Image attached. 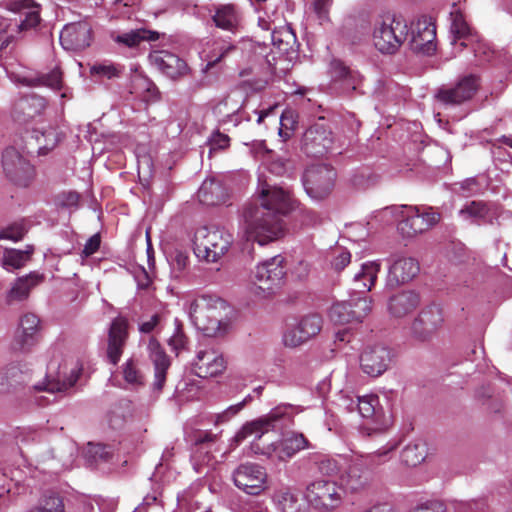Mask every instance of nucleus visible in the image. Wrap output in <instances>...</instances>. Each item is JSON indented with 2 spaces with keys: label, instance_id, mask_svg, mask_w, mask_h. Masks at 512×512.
Here are the masks:
<instances>
[{
  "label": "nucleus",
  "instance_id": "nucleus-25",
  "mask_svg": "<svg viewBox=\"0 0 512 512\" xmlns=\"http://www.w3.org/2000/svg\"><path fill=\"white\" fill-rule=\"evenodd\" d=\"M92 28L85 22L69 23L60 33V43L65 50L77 51L90 46Z\"/></svg>",
  "mask_w": 512,
  "mask_h": 512
},
{
  "label": "nucleus",
  "instance_id": "nucleus-39",
  "mask_svg": "<svg viewBox=\"0 0 512 512\" xmlns=\"http://www.w3.org/2000/svg\"><path fill=\"white\" fill-rule=\"evenodd\" d=\"M34 253L33 245H26L24 250L6 249L3 253L2 264L7 271L24 267Z\"/></svg>",
  "mask_w": 512,
  "mask_h": 512
},
{
  "label": "nucleus",
  "instance_id": "nucleus-43",
  "mask_svg": "<svg viewBox=\"0 0 512 512\" xmlns=\"http://www.w3.org/2000/svg\"><path fill=\"white\" fill-rule=\"evenodd\" d=\"M427 455V447L423 442L409 443L401 453V461L406 466L414 467L421 464Z\"/></svg>",
  "mask_w": 512,
  "mask_h": 512
},
{
  "label": "nucleus",
  "instance_id": "nucleus-61",
  "mask_svg": "<svg viewBox=\"0 0 512 512\" xmlns=\"http://www.w3.org/2000/svg\"><path fill=\"white\" fill-rule=\"evenodd\" d=\"M258 26L265 31H271V40L275 44L278 41L276 36V26L274 24V20L267 13L263 15H259L258 17Z\"/></svg>",
  "mask_w": 512,
  "mask_h": 512
},
{
  "label": "nucleus",
  "instance_id": "nucleus-57",
  "mask_svg": "<svg viewBox=\"0 0 512 512\" xmlns=\"http://www.w3.org/2000/svg\"><path fill=\"white\" fill-rule=\"evenodd\" d=\"M312 5L319 24H328L330 22L329 11L332 5V0H313Z\"/></svg>",
  "mask_w": 512,
  "mask_h": 512
},
{
  "label": "nucleus",
  "instance_id": "nucleus-27",
  "mask_svg": "<svg viewBox=\"0 0 512 512\" xmlns=\"http://www.w3.org/2000/svg\"><path fill=\"white\" fill-rule=\"evenodd\" d=\"M128 339V322L124 317H116L111 322L108 332L107 358L116 365L125 348Z\"/></svg>",
  "mask_w": 512,
  "mask_h": 512
},
{
  "label": "nucleus",
  "instance_id": "nucleus-60",
  "mask_svg": "<svg viewBox=\"0 0 512 512\" xmlns=\"http://www.w3.org/2000/svg\"><path fill=\"white\" fill-rule=\"evenodd\" d=\"M230 138L223 133L215 132L209 139L210 153L216 150H223L229 146Z\"/></svg>",
  "mask_w": 512,
  "mask_h": 512
},
{
  "label": "nucleus",
  "instance_id": "nucleus-29",
  "mask_svg": "<svg viewBox=\"0 0 512 512\" xmlns=\"http://www.w3.org/2000/svg\"><path fill=\"white\" fill-rule=\"evenodd\" d=\"M150 63L171 79H177L187 74L188 66L184 60L168 51H153L149 54Z\"/></svg>",
  "mask_w": 512,
  "mask_h": 512
},
{
  "label": "nucleus",
  "instance_id": "nucleus-52",
  "mask_svg": "<svg viewBox=\"0 0 512 512\" xmlns=\"http://www.w3.org/2000/svg\"><path fill=\"white\" fill-rule=\"evenodd\" d=\"M3 379H10L15 389L20 385L26 384L29 381V375L20 365L12 364L0 371V382Z\"/></svg>",
  "mask_w": 512,
  "mask_h": 512
},
{
  "label": "nucleus",
  "instance_id": "nucleus-48",
  "mask_svg": "<svg viewBox=\"0 0 512 512\" xmlns=\"http://www.w3.org/2000/svg\"><path fill=\"white\" fill-rule=\"evenodd\" d=\"M26 512H65V505L60 496L50 494L41 498L36 505Z\"/></svg>",
  "mask_w": 512,
  "mask_h": 512
},
{
  "label": "nucleus",
  "instance_id": "nucleus-17",
  "mask_svg": "<svg viewBox=\"0 0 512 512\" xmlns=\"http://www.w3.org/2000/svg\"><path fill=\"white\" fill-rule=\"evenodd\" d=\"M410 36V47L413 51L426 55L435 51L436 28L431 17L422 15L413 21Z\"/></svg>",
  "mask_w": 512,
  "mask_h": 512
},
{
  "label": "nucleus",
  "instance_id": "nucleus-56",
  "mask_svg": "<svg viewBox=\"0 0 512 512\" xmlns=\"http://www.w3.org/2000/svg\"><path fill=\"white\" fill-rule=\"evenodd\" d=\"M175 328L172 336L168 340V345L170 348L178 353L182 349H184L187 345V337L183 332L182 324L178 319H175L174 321Z\"/></svg>",
  "mask_w": 512,
  "mask_h": 512
},
{
  "label": "nucleus",
  "instance_id": "nucleus-7",
  "mask_svg": "<svg viewBox=\"0 0 512 512\" xmlns=\"http://www.w3.org/2000/svg\"><path fill=\"white\" fill-rule=\"evenodd\" d=\"M81 372L82 366L77 361L54 360L48 364L44 380L32 388L35 392L65 393L76 384Z\"/></svg>",
  "mask_w": 512,
  "mask_h": 512
},
{
  "label": "nucleus",
  "instance_id": "nucleus-28",
  "mask_svg": "<svg viewBox=\"0 0 512 512\" xmlns=\"http://www.w3.org/2000/svg\"><path fill=\"white\" fill-rule=\"evenodd\" d=\"M478 87L479 82L476 76H465L454 87L439 90L437 98L445 104H460L471 99Z\"/></svg>",
  "mask_w": 512,
  "mask_h": 512
},
{
  "label": "nucleus",
  "instance_id": "nucleus-62",
  "mask_svg": "<svg viewBox=\"0 0 512 512\" xmlns=\"http://www.w3.org/2000/svg\"><path fill=\"white\" fill-rule=\"evenodd\" d=\"M337 404L339 407L347 411H354L357 409V397L341 392L338 397Z\"/></svg>",
  "mask_w": 512,
  "mask_h": 512
},
{
  "label": "nucleus",
  "instance_id": "nucleus-49",
  "mask_svg": "<svg viewBox=\"0 0 512 512\" xmlns=\"http://www.w3.org/2000/svg\"><path fill=\"white\" fill-rule=\"evenodd\" d=\"M122 375L125 382L132 387H140L144 384V375L135 359H128L122 366Z\"/></svg>",
  "mask_w": 512,
  "mask_h": 512
},
{
  "label": "nucleus",
  "instance_id": "nucleus-23",
  "mask_svg": "<svg viewBox=\"0 0 512 512\" xmlns=\"http://www.w3.org/2000/svg\"><path fill=\"white\" fill-rule=\"evenodd\" d=\"M40 329V319L36 314H23L14 334L13 349L22 352L30 350L38 341Z\"/></svg>",
  "mask_w": 512,
  "mask_h": 512
},
{
  "label": "nucleus",
  "instance_id": "nucleus-19",
  "mask_svg": "<svg viewBox=\"0 0 512 512\" xmlns=\"http://www.w3.org/2000/svg\"><path fill=\"white\" fill-rule=\"evenodd\" d=\"M390 361L391 352L383 345L367 346L359 357L362 372L371 377L381 376L388 369Z\"/></svg>",
  "mask_w": 512,
  "mask_h": 512
},
{
  "label": "nucleus",
  "instance_id": "nucleus-10",
  "mask_svg": "<svg viewBox=\"0 0 512 512\" xmlns=\"http://www.w3.org/2000/svg\"><path fill=\"white\" fill-rule=\"evenodd\" d=\"M286 275L284 257L276 255L259 263L254 271L256 287L254 293L263 297L272 294Z\"/></svg>",
  "mask_w": 512,
  "mask_h": 512
},
{
  "label": "nucleus",
  "instance_id": "nucleus-63",
  "mask_svg": "<svg viewBox=\"0 0 512 512\" xmlns=\"http://www.w3.org/2000/svg\"><path fill=\"white\" fill-rule=\"evenodd\" d=\"M351 261V254L346 250H341L332 261V266L336 271L343 270Z\"/></svg>",
  "mask_w": 512,
  "mask_h": 512
},
{
  "label": "nucleus",
  "instance_id": "nucleus-51",
  "mask_svg": "<svg viewBox=\"0 0 512 512\" xmlns=\"http://www.w3.org/2000/svg\"><path fill=\"white\" fill-rule=\"evenodd\" d=\"M221 190L219 182L210 179L205 180L198 191V198L207 205H216L220 203L218 196L214 197Z\"/></svg>",
  "mask_w": 512,
  "mask_h": 512
},
{
  "label": "nucleus",
  "instance_id": "nucleus-40",
  "mask_svg": "<svg viewBox=\"0 0 512 512\" xmlns=\"http://www.w3.org/2000/svg\"><path fill=\"white\" fill-rule=\"evenodd\" d=\"M32 138L35 139L38 145V153L41 155H45L48 151L52 150L60 139L58 131L53 127L45 130H33Z\"/></svg>",
  "mask_w": 512,
  "mask_h": 512
},
{
  "label": "nucleus",
  "instance_id": "nucleus-53",
  "mask_svg": "<svg viewBox=\"0 0 512 512\" xmlns=\"http://www.w3.org/2000/svg\"><path fill=\"white\" fill-rule=\"evenodd\" d=\"M28 228L24 221L14 222L0 230V240L20 241L27 233Z\"/></svg>",
  "mask_w": 512,
  "mask_h": 512
},
{
  "label": "nucleus",
  "instance_id": "nucleus-42",
  "mask_svg": "<svg viewBox=\"0 0 512 512\" xmlns=\"http://www.w3.org/2000/svg\"><path fill=\"white\" fill-rule=\"evenodd\" d=\"M158 38L159 34L155 31L136 29L120 34L114 40L128 47H136L142 41H155Z\"/></svg>",
  "mask_w": 512,
  "mask_h": 512
},
{
  "label": "nucleus",
  "instance_id": "nucleus-15",
  "mask_svg": "<svg viewBox=\"0 0 512 512\" xmlns=\"http://www.w3.org/2000/svg\"><path fill=\"white\" fill-rule=\"evenodd\" d=\"M266 469L256 463L240 464L233 472L234 484L249 495H259L266 489Z\"/></svg>",
  "mask_w": 512,
  "mask_h": 512
},
{
  "label": "nucleus",
  "instance_id": "nucleus-33",
  "mask_svg": "<svg viewBox=\"0 0 512 512\" xmlns=\"http://www.w3.org/2000/svg\"><path fill=\"white\" fill-rule=\"evenodd\" d=\"M241 106V95L239 93H232L215 106L214 113L219 117L222 125L231 124L233 127H236L241 121L239 116Z\"/></svg>",
  "mask_w": 512,
  "mask_h": 512
},
{
  "label": "nucleus",
  "instance_id": "nucleus-9",
  "mask_svg": "<svg viewBox=\"0 0 512 512\" xmlns=\"http://www.w3.org/2000/svg\"><path fill=\"white\" fill-rule=\"evenodd\" d=\"M345 489L336 481L317 479L306 487L305 497L315 508L321 511H332L338 508L344 499Z\"/></svg>",
  "mask_w": 512,
  "mask_h": 512
},
{
  "label": "nucleus",
  "instance_id": "nucleus-6",
  "mask_svg": "<svg viewBox=\"0 0 512 512\" xmlns=\"http://www.w3.org/2000/svg\"><path fill=\"white\" fill-rule=\"evenodd\" d=\"M408 35L407 22L395 14H383L374 22L373 43L375 48L383 54L397 52Z\"/></svg>",
  "mask_w": 512,
  "mask_h": 512
},
{
  "label": "nucleus",
  "instance_id": "nucleus-35",
  "mask_svg": "<svg viewBox=\"0 0 512 512\" xmlns=\"http://www.w3.org/2000/svg\"><path fill=\"white\" fill-rule=\"evenodd\" d=\"M216 27L236 34L241 31L242 18L234 5H221L216 8L212 17Z\"/></svg>",
  "mask_w": 512,
  "mask_h": 512
},
{
  "label": "nucleus",
  "instance_id": "nucleus-11",
  "mask_svg": "<svg viewBox=\"0 0 512 512\" xmlns=\"http://www.w3.org/2000/svg\"><path fill=\"white\" fill-rule=\"evenodd\" d=\"M444 324L443 309L432 303L423 307L410 323L411 336L421 342L429 341Z\"/></svg>",
  "mask_w": 512,
  "mask_h": 512
},
{
  "label": "nucleus",
  "instance_id": "nucleus-2",
  "mask_svg": "<svg viewBox=\"0 0 512 512\" xmlns=\"http://www.w3.org/2000/svg\"><path fill=\"white\" fill-rule=\"evenodd\" d=\"M295 204L289 191L260 182L257 200L246 205L243 211L247 240L264 246L281 238L285 224L280 216L291 212Z\"/></svg>",
  "mask_w": 512,
  "mask_h": 512
},
{
  "label": "nucleus",
  "instance_id": "nucleus-3",
  "mask_svg": "<svg viewBox=\"0 0 512 512\" xmlns=\"http://www.w3.org/2000/svg\"><path fill=\"white\" fill-rule=\"evenodd\" d=\"M187 312L194 326L208 337H219L227 333L231 308L225 300L216 295H199L187 306Z\"/></svg>",
  "mask_w": 512,
  "mask_h": 512
},
{
  "label": "nucleus",
  "instance_id": "nucleus-64",
  "mask_svg": "<svg viewBox=\"0 0 512 512\" xmlns=\"http://www.w3.org/2000/svg\"><path fill=\"white\" fill-rule=\"evenodd\" d=\"M460 188L464 196H470L480 191L481 187L477 183L476 179L468 178L460 184Z\"/></svg>",
  "mask_w": 512,
  "mask_h": 512
},
{
  "label": "nucleus",
  "instance_id": "nucleus-21",
  "mask_svg": "<svg viewBox=\"0 0 512 512\" xmlns=\"http://www.w3.org/2000/svg\"><path fill=\"white\" fill-rule=\"evenodd\" d=\"M357 409L359 414L371 421V426L364 427L368 435L373 432L383 431L389 425V416L379 404V398L376 395L357 397Z\"/></svg>",
  "mask_w": 512,
  "mask_h": 512
},
{
  "label": "nucleus",
  "instance_id": "nucleus-46",
  "mask_svg": "<svg viewBox=\"0 0 512 512\" xmlns=\"http://www.w3.org/2000/svg\"><path fill=\"white\" fill-rule=\"evenodd\" d=\"M123 67L109 61L95 63L90 67V75L98 79H116L121 77Z\"/></svg>",
  "mask_w": 512,
  "mask_h": 512
},
{
  "label": "nucleus",
  "instance_id": "nucleus-18",
  "mask_svg": "<svg viewBox=\"0 0 512 512\" xmlns=\"http://www.w3.org/2000/svg\"><path fill=\"white\" fill-rule=\"evenodd\" d=\"M323 320L318 314L304 316L295 326L283 335L286 347L295 348L315 337L322 329Z\"/></svg>",
  "mask_w": 512,
  "mask_h": 512
},
{
  "label": "nucleus",
  "instance_id": "nucleus-13",
  "mask_svg": "<svg viewBox=\"0 0 512 512\" xmlns=\"http://www.w3.org/2000/svg\"><path fill=\"white\" fill-rule=\"evenodd\" d=\"M335 177L336 172L329 165H312L303 175V186L312 199L321 200L332 191Z\"/></svg>",
  "mask_w": 512,
  "mask_h": 512
},
{
  "label": "nucleus",
  "instance_id": "nucleus-36",
  "mask_svg": "<svg viewBox=\"0 0 512 512\" xmlns=\"http://www.w3.org/2000/svg\"><path fill=\"white\" fill-rule=\"evenodd\" d=\"M9 9L25 15L18 25L20 30L33 28L40 22L39 6L33 0H12Z\"/></svg>",
  "mask_w": 512,
  "mask_h": 512
},
{
  "label": "nucleus",
  "instance_id": "nucleus-47",
  "mask_svg": "<svg viewBox=\"0 0 512 512\" xmlns=\"http://www.w3.org/2000/svg\"><path fill=\"white\" fill-rule=\"evenodd\" d=\"M310 461L319 473L326 476L337 474L341 468L336 458L325 454H313L310 456Z\"/></svg>",
  "mask_w": 512,
  "mask_h": 512
},
{
  "label": "nucleus",
  "instance_id": "nucleus-8",
  "mask_svg": "<svg viewBox=\"0 0 512 512\" xmlns=\"http://www.w3.org/2000/svg\"><path fill=\"white\" fill-rule=\"evenodd\" d=\"M382 214H398L402 220L398 224L399 232L407 238L421 234L436 225L440 214L431 207L420 209L414 206L386 207Z\"/></svg>",
  "mask_w": 512,
  "mask_h": 512
},
{
  "label": "nucleus",
  "instance_id": "nucleus-44",
  "mask_svg": "<svg viewBox=\"0 0 512 512\" xmlns=\"http://www.w3.org/2000/svg\"><path fill=\"white\" fill-rule=\"evenodd\" d=\"M273 501L281 512H300L298 497L288 488L277 490Z\"/></svg>",
  "mask_w": 512,
  "mask_h": 512
},
{
  "label": "nucleus",
  "instance_id": "nucleus-59",
  "mask_svg": "<svg viewBox=\"0 0 512 512\" xmlns=\"http://www.w3.org/2000/svg\"><path fill=\"white\" fill-rule=\"evenodd\" d=\"M473 50L475 57L478 58L480 62L490 61L495 53L488 42L479 39L476 40Z\"/></svg>",
  "mask_w": 512,
  "mask_h": 512
},
{
  "label": "nucleus",
  "instance_id": "nucleus-32",
  "mask_svg": "<svg viewBox=\"0 0 512 512\" xmlns=\"http://www.w3.org/2000/svg\"><path fill=\"white\" fill-rule=\"evenodd\" d=\"M380 270L381 263L379 260L361 264L360 269L352 278V290L354 291V295L369 292L375 285Z\"/></svg>",
  "mask_w": 512,
  "mask_h": 512
},
{
  "label": "nucleus",
  "instance_id": "nucleus-12",
  "mask_svg": "<svg viewBox=\"0 0 512 512\" xmlns=\"http://www.w3.org/2000/svg\"><path fill=\"white\" fill-rule=\"evenodd\" d=\"M370 297H354L334 303L329 310L331 321L337 324L360 323L372 310Z\"/></svg>",
  "mask_w": 512,
  "mask_h": 512
},
{
  "label": "nucleus",
  "instance_id": "nucleus-41",
  "mask_svg": "<svg viewBox=\"0 0 512 512\" xmlns=\"http://www.w3.org/2000/svg\"><path fill=\"white\" fill-rule=\"evenodd\" d=\"M459 215L464 220H470L472 222H487L490 221V209L488 206L481 201H472L466 204L459 211Z\"/></svg>",
  "mask_w": 512,
  "mask_h": 512
},
{
  "label": "nucleus",
  "instance_id": "nucleus-22",
  "mask_svg": "<svg viewBox=\"0 0 512 512\" xmlns=\"http://www.w3.org/2000/svg\"><path fill=\"white\" fill-rule=\"evenodd\" d=\"M302 142L307 155L321 157L332 149V132L323 123H316L306 130Z\"/></svg>",
  "mask_w": 512,
  "mask_h": 512
},
{
  "label": "nucleus",
  "instance_id": "nucleus-20",
  "mask_svg": "<svg viewBox=\"0 0 512 512\" xmlns=\"http://www.w3.org/2000/svg\"><path fill=\"white\" fill-rule=\"evenodd\" d=\"M389 262L385 281L387 289H395L411 281L420 270L418 262L412 257L398 256L391 258Z\"/></svg>",
  "mask_w": 512,
  "mask_h": 512
},
{
  "label": "nucleus",
  "instance_id": "nucleus-50",
  "mask_svg": "<svg viewBox=\"0 0 512 512\" xmlns=\"http://www.w3.org/2000/svg\"><path fill=\"white\" fill-rule=\"evenodd\" d=\"M24 82L29 86L44 85L54 90H60L62 88V73L58 68H55L39 78H24Z\"/></svg>",
  "mask_w": 512,
  "mask_h": 512
},
{
  "label": "nucleus",
  "instance_id": "nucleus-34",
  "mask_svg": "<svg viewBox=\"0 0 512 512\" xmlns=\"http://www.w3.org/2000/svg\"><path fill=\"white\" fill-rule=\"evenodd\" d=\"M43 279V274L38 272H31L26 276L18 278L6 294V303L12 305L14 302L26 300L31 289L40 284Z\"/></svg>",
  "mask_w": 512,
  "mask_h": 512
},
{
  "label": "nucleus",
  "instance_id": "nucleus-54",
  "mask_svg": "<svg viewBox=\"0 0 512 512\" xmlns=\"http://www.w3.org/2000/svg\"><path fill=\"white\" fill-rule=\"evenodd\" d=\"M189 257L182 251H175L170 257L171 275L173 278L179 279L184 275L188 267Z\"/></svg>",
  "mask_w": 512,
  "mask_h": 512
},
{
  "label": "nucleus",
  "instance_id": "nucleus-31",
  "mask_svg": "<svg viewBox=\"0 0 512 512\" xmlns=\"http://www.w3.org/2000/svg\"><path fill=\"white\" fill-rule=\"evenodd\" d=\"M149 358L154 366L153 387L161 391L166 381V372L170 367V359L157 340L151 338L148 343Z\"/></svg>",
  "mask_w": 512,
  "mask_h": 512
},
{
  "label": "nucleus",
  "instance_id": "nucleus-26",
  "mask_svg": "<svg viewBox=\"0 0 512 512\" xmlns=\"http://www.w3.org/2000/svg\"><path fill=\"white\" fill-rule=\"evenodd\" d=\"M420 304V293L412 289H406L389 297L387 312L393 319H404L414 313Z\"/></svg>",
  "mask_w": 512,
  "mask_h": 512
},
{
  "label": "nucleus",
  "instance_id": "nucleus-38",
  "mask_svg": "<svg viewBox=\"0 0 512 512\" xmlns=\"http://www.w3.org/2000/svg\"><path fill=\"white\" fill-rule=\"evenodd\" d=\"M451 20L452 44L456 45L459 42L460 47H466L472 43L475 36L472 35L463 15L460 12H452Z\"/></svg>",
  "mask_w": 512,
  "mask_h": 512
},
{
  "label": "nucleus",
  "instance_id": "nucleus-24",
  "mask_svg": "<svg viewBox=\"0 0 512 512\" xmlns=\"http://www.w3.org/2000/svg\"><path fill=\"white\" fill-rule=\"evenodd\" d=\"M225 367L222 353L212 347L199 349L193 362L194 372L201 378L217 376L224 371Z\"/></svg>",
  "mask_w": 512,
  "mask_h": 512
},
{
  "label": "nucleus",
  "instance_id": "nucleus-30",
  "mask_svg": "<svg viewBox=\"0 0 512 512\" xmlns=\"http://www.w3.org/2000/svg\"><path fill=\"white\" fill-rule=\"evenodd\" d=\"M485 508L483 501H453L444 507L442 502L431 500L419 504L410 512H485Z\"/></svg>",
  "mask_w": 512,
  "mask_h": 512
},
{
  "label": "nucleus",
  "instance_id": "nucleus-16",
  "mask_svg": "<svg viewBox=\"0 0 512 512\" xmlns=\"http://www.w3.org/2000/svg\"><path fill=\"white\" fill-rule=\"evenodd\" d=\"M6 176L19 186H27L34 177V168L30 161L16 148H7L2 157Z\"/></svg>",
  "mask_w": 512,
  "mask_h": 512
},
{
  "label": "nucleus",
  "instance_id": "nucleus-5",
  "mask_svg": "<svg viewBox=\"0 0 512 512\" xmlns=\"http://www.w3.org/2000/svg\"><path fill=\"white\" fill-rule=\"evenodd\" d=\"M232 242L233 235L224 227L203 226L195 232L194 252L201 260L216 263L228 252Z\"/></svg>",
  "mask_w": 512,
  "mask_h": 512
},
{
  "label": "nucleus",
  "instance_id": "nucleus-4",
  "mask_svg": "<svg viewBox=\"0 0 512 512\" xmlns=\"http://www.w3.org/2000/svg\"><path fill=\"white\" fill-rule=\"evenodd\" d=\"M396 444L385 446L378 451L354 458L345 474L341 476L342 486L352 493L364 490L371 481V469L387 461V455Z\"/></svg>",
  "mask_w": 512,
  "mask_h": 512
},
{
  "label": "nucleus",
  "instance_id": "nucleus-55",
  "mask_svg": "<svg viewBox=\"0 0 512 512\" xmlns=\"http://www.w3.org/2000/svg\"><path fill=\"white\" fill-rule=\"evenodd\" d=\"M296 123L297 121L295 112L291 109L284 110L280 117L279 136L283 138V140L289 139L292 135Z\"/></svg>",
  "mask_w": 512,
  "mask_h": 512
},
{
  "label": "nucleus",
  "instance_id": "nucleus-1",
  "mask_svg": "<svg viewBox=\"0 0 512 512\" xmlns=\"http://www.w3.org/2000/svg\"><path fill=\"white\" fill-rule=\"evenodd\" d=\"M301 410L291 404H281L274 407L268 414L245 423L231 439L232 448L244 440L253 437L250 450L255 455H261L271 460L285 462L299 451L309 447V441L302 433L289 432L281 439L266 443L263 436L270 431L282 429L290 425L293 417Z\"/></svg>",
  "mask_w": 512,
  "mask_h": 512
},
{
  "label": "nucleus",
  "instance_id": "nucleus-37",
  "mask_svg": "<svg viewBox=\"0 0 512 512\" xmlns=\"http://www.w3.org/2000/svg\"><path fill=\"white\" fill-rule=\"evenodd\" d=\"M235 49L236 46L227 40L215 39L207 42V47L203 50L204 58L207 61V68H211L220 63Z\"/></svg>",
  "mask_w": 512,
  "mask_h": 512
},
{
  "label": "nucleus",
  "instance_id": "nucleus-14",
  "mask_svg": "<svg viewBox=\"0 0 512 512\" xmlns=\"http://www.w3.org/2000/svg\"><path fill=\"white\" fill-rule=\"evenodd\" d=\"M220 451L218 435L210 432H200L194 440L191 456L193 469L198 474H208L216 464L214 452Z\"/></svg>",
  "mask_w": 512,
  "mask_h": 512
},
{
  "label": "nucleus",
  "instance_id": "nucleus-45",
  "mask_svg": "<svg viewBox=\"0 0 512 512\" xmlns=\"http://www.w3.org/2000/svg\"><path fill=\"white\" fill-rule=\"evenodd\" d=\"M330 73L334 80L344 81L348 88L356 89L358 84V74L340 60H333L330 64Z\"/></svg>",
  "mask_w": 512,
  "mask_h": 512
},
{
  "label": "nucleus",
  "instance_id": "nucleus-58",
  "mask_svg": "<svg viewBox=\"0 0 512 512\" xmlns=\"http://www.w3.org/2000/svg\"><path fill=\"white\" fill-rule=\"evenodd\" d=\"M250 400H251V396L248 395L241 402L229 406L223 412L216 415L215 423L221 424V423H225V422L229 421L231 418H233L235 415H237Z\"/></svg>",
  "mask_w": 512,
  "mask_h": 512
}]
</instances>
